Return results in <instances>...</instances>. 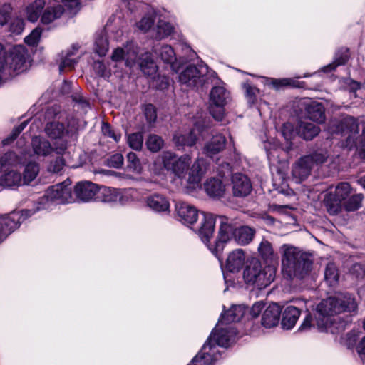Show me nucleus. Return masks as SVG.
<instances>
[{
  "label": "nucleus",
  "instance_id": "nucleus-1",
  "mask_svg": "<svg viewBox=\"0 0 365 365\" xmlns=\"http://www.w3.org/2000/svg\"><path fill=\"white\" fill-rule=\"evenodd\" d=\"M356 308V299L349 294L341 293L328 297L317 307L315 319L318 329L322 331H328L333 324L331 317L344 312H354Z\"/></svg>",
  "mask_w": 365,
  "mask_h": 365
},
{
  "label": "nucleus",
  "instance_id": "nucleus-2",
  "mask_svg": "<svg viewBox=\"0 0 365 365\" xmlns=\"http://www.w3.org/2000/svg\"><path fill=\"white\" fill-rule=\"evenodd\" d=\"M260 82L264 86V88L260 91L258 88L252 85L250 81H245L242 84L245 90V96L250 106L268 103L267 101L272 99V96L268 92L269 88H273L276 91L280 90L284 87H297L298 81L294 78H274L268 77H260Z\"/></svg>",
  "mask_w": 365,
  "mask_h": 365
},
{
  "label": "nucleus",
  "instance_id": "nucleus-3",
  "mask_svg": "<svg viewBox=\"0 0 365 365\" xmlns=\"http://www.w3.org/2000/svg\"><path fill=\"white\" fill-rule=\"evenodd\" d=\"M327 129L331 134H341L346 137L345 146L349 149L357 146L360 156L365 158V126L363 128L362 135L358 145L356 140L359 126L356 118L351 116H345L341 120H332L329 123Z\"/></svg>",
  "mask_w": 365,
  "mask_h": 365
},
{
  "label": "nucleus",
  "instance_id": "nucleus-4",
  "mask_svg": "<svg viewBox=\"0 0 365 365\" xmlns=\"http://www.w3.org/2000/svg\"><path fill=\"white\" fill-rule=\"evenodd\" d=\"M283 269L289 277L304 278L311 271L312 262L298 248L288 244L280 247Z\"/></svg>",
  "mask_w": 365,
  "mask_h": 365
},
{
  "label": "nucleus",
  "instance_id": "nucleus-5",
  "mask_svg": "<svg viewBox=\"0 0 365 365\" xmlns=\"http://www.w3.org/2000/svg\"><path fill=\"white\" fill-rule=\"evenodd\" d=\"M276 267L266 265L264 268L259 259L253 258L247 262L243 272V278L246 284L262 289L269 286L274 279Z\"/></svg>",
  "mask_w": 365,
  "mask_h": 365
},
{
  "label": "nucleus",
  "instance_id": "nucleus-6",
  "mask_svg": "<svg viewBox=\"0 0 365 365\" xmlns=\"http://www.w3.org/2000/svg\"><path fill=\"white\" fill-rule=\"evenodd\" d=\"M236 336L237 331L233 325H225L223 320L218 321L202 347L207 345L209 355H212V353L216 354L215 357V361H216L220 357V353L217 346H230L235 342Z\"/></svg>",
  "mask_w": 365,
  "mask_h": 365
},
{
  "label": "nucleus",
  "instance_id": "nucleus-7",
  "mask_svg": "<svg viewBox=\"0 0 365 365\" xmlns=\"http://www.w3.org/2000/svg\"><path fill=\"white\" fill-rule=\"evenodd\" d=\"M74 201L72 195L71 182L66 180L49 187L38 202L36 210H49L56 205L71 203Z\"/></svg>",
  "mask_w": 365,
  "mask_h": 365
},
{
  "label": "nucleus",
  "instance_id": "nucleus-8",
  "mask_svg": "<svg viewBox=\"0 0 365 365\" xmlns=\"http://www.w3.org/2000/svg\"><path fill=\"white\" fill-rule=\"evenodd\" d=\"M211 78L218 80L217 73L207 66H187L179 73L178 81L187 88L198 89Z\"/></svg>",
  "mask_w": 365,
  "mask_h": 365
},
{
  "label": "nucleus",
  "instance_id": "nucleus-9",
  "mask_svg": "<svg viewBox=\"0 0 365 365\" xmlns=\"http://www.w3.org/2000/svg\"><path fill=\"white\" fill-rule=\"evenodd\" d=\"M45 118L48 121L45 127L46 134L56 142L61 143L62 140L67 141L64 138L68 135V130L65 126L63 120L65 113L58 106H53L48 108L45 113Z\"/></svg>",
  "mask_w": 365,
  "mask_h": 365
},
{
  "label": "nucleus",
  "instance_id": "nucleus-10",
  "mask_svg": "<svg viewBox=\"0 0 365 365\" xmlns=\"http://www.w3.org/2000/svg\"><path fill=\"white\" fill-rule=\"evenodd\" d=\"M210 81L214 84L209 95L210 113L216 120L220 121L224 116V107L230 100V93L219 78L218 80L211 78Z\"/></svg>",
  "mask_w": 365,
  "mask_h": 365
},
{
  "label": "nucleus",
  "instance_id": "nucleus-11",
  "mask_svg": "<svg viewBox=\"0 0 365 365\" xmlns=\"http://www.w3.org/2000/svg\"><path fill=\"white\" fill-rule=\"evenodd\" d=\"M327 156L326 153L319 152L300 158L292 167V180L300 183L309 175L314 165L323 163Z\"/></svg>",
  "mask_w": 365,
  "mask_h": 365
},
{
  "label": "nucleus",
  "instance_id": "nucleus-12",
  "mask_svg": "<svg viewBox=\"0 0 365 365\" xmlns=\"http://www.w3.org/2000/svg\"><path fill=\"white\" fill-rule=\"evenodd\" d=\"M220 227L217 238L212 246H209V250L219 258L225 245L231 239L235 240L236 227L232 220L224 215L219 216Z\"/></svg>",
  "mask_w": 365,
  "mask_h": 365
},
{
  "label": "nucleus",
  "instance_id": "nucleus-13",
  "mask_svg": "<svg viewBox=\"0 0 365 365\" xmlns=\"http://www.w3.org/2000/svg\"><path fill=\"white\" fill-rule=\"evenodd\" d=\"M36 210H22L8 215H0V242L17 229L20 224L31 216Z\"/></svg>",
  "mask_w": 365,
  "mask_h": 365
},
{
  "label": "nucleus",
  "instance_id": "nucleus-14",
  "mask_svg": "<svg viewBox=\"0 0 365 365\" xmlns=\"http://www.w3.org/2000/svg\"><path fill=\"white\" fill-rule=\"evenodd\" d=\"M191 159L189 154L178 156L173 152L165 151L164 162L168 167V171H170L175 178L180 180H183L187 176Z\"/></svg>",
  "mask_w": 365,
  "mask_h": 365
},
{
  "label": "nucleus",
  "instance_id": "nucleus-15",
  "mask_svg": "<svg viewBox=\"0 0 365 365\" xmlns=\"http://www.w3.org/2000/svg\"><path fill=\"white\" fill-rule=\"evenodd\" d=\"M31 148L34 154L38 158H46L52 152L58 155H64L67 149V143L62 140L61 143L55 142L52 147L49 140L41 136H35L31 140Z\"/></svg>",
  "mask_w": 365,
  "mask_h": 365
},
{
  "label": "nucleus",
  "instance_id": "nucleus-16",
  "mask_svg": "<svg viewBox=\"0 0 365 365\" xmlns=\"http://www.w3.org/2000/svg\"><path fill=\"white\" fill-rule=\"evenodd\" d=\"M350 191L348 182H341L335 187L334 192H330L327 195L324 202L329 214L336 215L341 210L342 201L346 200Z\"/></svg>",
  "mask_w": 365,
  "mask_h": 365
},
{
  "label": "nucleus",
  "instance_id": "nucleus-17",
  "mask_svg": "<svg viewBox=\"0 0 365 365\" xmlns=\"http://www.w3.org/2000/svg\"><path fill=\"white\" fill-rule=\"evenodd\" d=\"M26 125V122H23L20 125L13 130L9 137L4 140H0V168L6 166H14L20 163L19 158L14 152H4L3 148L5 145L11 143L25 128Z\"/></svg>",
  "mask_w": 365,
  "mask_h": 365
},
{
  "label": "nucleus",
  "instance_id": "nucleus-18",
  "mask_svg": "<svg viewBox=\"0 0 365 365\" xmlns=\"http://www.w3.org/2000/svg\"><path fill=\"white\" fill-rule=\"evenodd\" d=\"M9 69L19 74L26 71L29 66V53L22 45L13 46L9 51Z\"/></svg>",
  "mask_w": 365,
  "mask_h": 365
},
{
  "label": "nucleus",
  "instance_id": "nucleus-19",
  "mask_svg": "<svg viewBox=\"0 0 365 365\" xmlns=\"http://www.w3.org/2000/svg\"><path fill=\"white\" fill-rule=\"evenodd\" d=\"M139 48L133 41H128L123 47L117 48L112 53L111 59L115 62L125 61L128 67H133L138 59Z\"/></svg>",
  "mask_w": 365,
  "mask_h": 365
},
{
  "label": "nucleus",
  "instance_id": "nucleus-20",
  "mask_svg": "<svg viewBox=\"0 0 365 365\" xmlns=\"http://www.w3.org/2000/svg\"><path fill=\"white\" fill-rule=\"evenodd\" d=\"M207 170V163L202 158H197L192 165H190L187 176L184 179L186 180L190 187L195 189L201 186V181Z\"/></svg>",
  "mask_w": 365,
  "mask_h": 365
},
{
  "label": "nucleus",
  "instance_id": "nucleus-21",
  "mask_svg": "<svg viewBox=\"0 0 365 365\" xmlns=\"http://www.w3.org/2000/svg\"><path fill=\"white\" fill-rule=\"evenodd\" d=\"M145 206L155 213L168 215L170 212V204L166 196L160 193H153L145 199Z\"/></svg>",
  "mask_w": 365,
  "mask_h": 365
},
{
  "label": "nucleus",
  "instance_id": "nucleus-22",
  "mask_svg": "<svg viewBox=\"0 0 365 365\" xmlns=\"http://www.w3.org/2000/svg\"><path fill=\"white\" fill-rule=\"evenodd\" d=\"M216 217L212 213H202V218L200 220V227L197 233L201 240L207 246H212L210 243L215 232Z\"/></svg>",
  "mask_w": 365,
  "mask_h": 365
},
{
  "label": "nucleus",
  "instance_id": "nucleus-23",
  "mask_svg": "<svg viewBox=\"0 0 365 365\" xmlns=\"http://www.w3.org/2000/svg\"><path fill=\"white\" fill-rule=\"evenodd\" d=\"M99 186L90 181L78 182L74 187V192L77 199L88 202L96 201Z\"/></svg>",
  "mask_w": 365,
  "mask_h": 365
},
{
  "label": "nucleus",
  "instance_id": "nucleus-24",
  "mask_svg": "<svg viewBox=\"0 0 365 365\" xmlns=\"http://www.w3.org/2000/svg\"><path fill=\"white\" fill-rule=\"evenodd\" d=\"M175 212L178 220L186 225H192L197 220V210L193 205L187 202H178L175 204Z\"/></svg>",
  "mask_w": 365,
  "mask_h": 365
},
{
  "label": "nucleus",
  "instance_id": "nucleus-25",
  "mask_svg": "<svg viewBox=\"0 0 365 365\" xmlns=\"http://www.w3.org/2000/svg\"><path fill=\"white\" fill-rule=\"evenodd\" d=\"M197 140L195 130L188 131L178 130L173 137V142L178 150H184L185 147H192Z\"/></svg>",
  "mask_w": 365,
  "mask_h": 365
},
{
  "label": "nucleus",
  "instance_id": "nucleus-26",
  "mask_svg": "<svg viewBox=\"0 0 365 365\" xmlns=\"http://www.w3.org/2000/svg\"><path fill=\"white\" fill-rule=\"evenodd\" d=\"M246 262V255L242 249H236L229 253L225 269L226 272L237 273L241 270Z\"/></svg>",
  "mask_w": 365,
  "mask_h": 365
},
{
  "label": "nucleus",
  "instance_id": "nucleus-27",
  "mask_svg": "<svg viewBox=\"0 0 365 365\" xmlns=\"http://www.w3.org/2000/svg\"><path fill=\"white\" fill-rule=\"evenodd\" d=\"M233 193L235 196H247L252 190L248 178L242 173H235L232 178Z\"/></svg>",
  "mask_w": 365,
  "mask_h": 365
},
{
  "label": "nucleus",
  "instance_id": "nucleus-28",
  "mask_svg": "<svg viewBox=\"0 0 365 365\" xmlns=\"http://www.w3.org/2000/svg\"><path fill=\"white\" fill-rule=\"evenodd\" d=\"M282 310L276 303H272L263 311L262 316V325L265 328H272L277 326L279 321Z\"/></svg>",
  "mask_w": 365,
  "mask_h": 365
},
{
  "label": "nucleus",
  "instance_id": "nucleus-29",
  "mask_svg": "<svg viewBox=\"0 0 365 365\" xmlns=\"http://www.w3.org/2000/svg\"><path fill=\"white\" fill-rule=\"evenodd\" d=\"M154 52L160 57L165 63L170 65L172 71L175 73L180 71V64L176 61L175 51L170 46L163 45L159 48H155Z\"/></svg>",
  "mask_w": 365,
  "mask_h": 365
},
{
  "label": "nucleus",
  "instance_id": "nucleus-30",
  "mask_svg": "<svg viewBox=\"0 0 365 365\" xmlns=\"http://www.w3.org/2000/svg\"><path fill=\"white\" fill-rule=\"evenodd\" d=\"M225 143L226 140L224 135L216 134L212 136L210 141L205 144L202 153L208 157H212L225 148Z\"/></svg>",
  "mask_w": 365,
  "mask_h": 365
},
{
  "label": "nucleus",
  "instance_id": "nucleus-31",
  "mask_svg": "<svg viewBox=\"0 0 365 365\" xmlns=\"http://www.w3.org/2000/svg\"><path fill=\"white\" fill-rule=\"evenodd\" d=\"M262 142L268 160L274 162L278 159L281 150L279 143L270 133L268 135L265 133L264 136L262 137Z\"/></svg>",
  "mask_w": 365,
  "mask_h": 365
},
{
  "label": "nucleus",
  "instance_id": "nucleus-32",
  "mask_svg": "<svg viewBox=\"0 0 365 365\" xmlns=\"http://www.w3.org/2000/svg\"><path fill=\"white\" fill-rule=\"evenodd\" d=\"M65 9L61 4L58 3H50L43 10L41 21L43 24H49L60 19Z\"/></svg>",
  "mask_w": 365,
  "mask_h": 365
},
{
  "label": "nucleus",
  "instance_id": "nucleus-33",
  "mask_svg": "<svg viewBox=\"0 0 365 365\" xmlns=\"http://www.w3.org/2000/svg\"><path fill=\"white\" fill-rule=\"evenodd\" d=\"M247 308L244 305H232L228 310L223 312L219 321H224L225 325H233L232 324L240 321L245 314Z\"/></svg>",
  "mask_w": 365,
  "mask_h": 365
},
{
  "label": "nucleus",
  "instance_id": "nucleus-34",
  "mask_svg": "<svg viewBox=\"0 0 365 365\" xmlns=\"http://www.w3.org/2000/svg\"><path fill=\"white\" fill-rule=\"evenodd\" d=\"M175 26L163 19H158L155 27L152 30V37L155 40L165 39L174 34Z\"/></svg>",
  "mask_w": 365,
  "mask_h": 365
},
{
  "label": "nucleus",
  "instance_id": "nucleus-35",
  "mask_svg": "<svg viewBox=\"0 0 365 365\" xmlns=\"http://www.w3.org/2000/svg\"><path fill=\"white\" fill-rule=\"evenodd\" d=\"M46 5L45 0H34L24 9V14L29 21L36 22L41 17Z\"/></svg>",
  "mask_w": 365,
  "mask_h": 365
},
{
  "label": "nucleus",
  "instance_id": "nucleus-36",
  "mask_svg": "<svg viewBox=\"0 0 365 365\" xmlns=\"http://www.w3.org/2000/svg\"><path fill=\"white\" fill-rule=\"evenodd\" d=\"M306 115L308 118L319 123L325 120L324 108L321 103L309 101L305 105Z\"/></svg>",
  "mask_w": 365,
  "mask_h": 365
},
{
  "label": "nucleus",
  "instance_id": "nucleus-37",
  "mask_svg": "<svg viewBox=\"0 0 365 365\" xmlns=\"http://www.w3.org/2000/svg\"><path fill=\"white\" fill-rule=\"evenodd\" d=\"M258 252L262 259L264 261L267 265H274V262L277 260V255L274 251L272 243L267 240L263 239L259 243L258 248Z\"/></svg>",
  "mask_w": 365,
  "mask_h": 365
},
{
  "label": "nucleus",
  "instance_id": "nucleus-38",
  "mask_svg": "<svg viewBox=\"0 0 365 365\" xmlns=\"http://www.w3.org/2000/svg\"><path fill=\"white\" fill-rule=\"evenodd\" d=\"M300 310L294 306H288L282 313V326L284 329H292L300 316Z\"/></svg>",
  "mask_w": 365,
  "mask_h": 365
},
{
  "label": "nucleus",
  "instance_id": "nucleus-39",
  "mask_svg": "<svg viewBox=\"0 0 365 365\" xmlns=\"http://www.w3.org/2000/svg\"><path fill=\"white\" fill-rule=\"evenodd\" d=\"M156 13L153 8L148 7L146 14L135 23L138 31L146 34L153 29L155 22Z\"/></svg>",
  "mask_w": 365,
  "mask_h": 365
},
{
  "label": "nucleus",
  "instance_id": "nucleus-40",
  "mask_svg": "<svg viewBox=\"0 0 365 365\" xmlns=\"http://www.w3.org/2000/svg\"><path fill=\"white\" fill-rule=\"evenodd\" d=\"M138 64L142 72L148 76L156 73L158 66L149 52H145L138 58Z\"/></svg>",
  "mask_w": 365,
  "mask_h": 365
},
{
  "label": "nucleus",
  "instance_id": "nucleus-41",
  "mask_svg": "<svg viewBox=\"0 0 365 365\" xmlns=\"http://www.w3.org/2000/svg\"><path fill=\"white\" fill-rule=\"evenodd\" d=\"M205 190L212 197H221L225 192V185L217 178H210L204 184Z\"/></svg>",
  "mask_w": 365,
  "mask_h": 365
},
{
  "label": "nucleus",
  "instance_id": "nucleus-42",
  "mask_svg": "<svg viewBox=\"0 0 365 365\" xmlns=\"http://www.w3.org/2000/svg\"><path fill=\"white\" fill-rule=\"evenodd\" d=\"M118 188L99 186L96 201L113 204L118 202Z\"/></svg>",
  "mask_w": 365,
  "mask_h": 365
},
{
  "label": "nucleus",
  "instance_id": "nucleus-43",
  "mask_svg": "<svg viewBox=\"0 0 365 365\" xmlns=\"http://www.w3.org/2000/svg\"><path fill=\"white\" fill-rule=\"evenodd\" d=\"M22 185V177L19 172L9 171L0 177V186L12 188Z\"/></svg>",
  "mask_w": 365,
  "mask_h": 365
},
{
  "label": "nucleus",
  "instance_id": "nucleus-44",
  "mask_svg": "<svg viewBox=\"0 0 365 365\" xmlns=\"http://www.w3.org/2000/svg\"><path fill=\"white\" fill-rule=\"evenodd\" d=\"M255 230L249 226H241L236 228L235 241L240 245L249 244L254 238Z\"/></svg>",
  "mask_w": 365,
  "mask_h": 365
},
{
  "label": "nucleus",
  "instance_id": "nucleus-45",
  "mask_svg": "<svg viewBox=\"0 0 365 365\" xmlns=\"http://www.w3.org/2000/svg\"><path fill=\"white\" fill-rule=\"evenodd\" d=\"M140 199L138 190L134 188H118V202L120 205H127Z\"/></svg>",
  "mask_w": 365,
  "mask_h": 365
},
{
  "label": "nucleus",
  "instance_id": "nucleus-46",
  "mask_svg": "<svg viewBox=\"0 0 365 365\" xmlns=\"http://www.w3.org/2000/svg\"><path fill=\"white\" fill-rule=\"evenodd\" d=\"M297 133L304 140H310L317 136L320 129L318 126L309 122H301L297 127Z\"/></svg>",
  "mask_w": 365,
  "mask_h": 365
},
{
  "label": "nucleus",
  "instance_id": "nucleus-47",
  "mask_svg": "<svg viewBox=\"0 0 365 365\" xmlns=\"http://www.w3.org/2000/svg\"><path fill=\"white\" fill-rule=\"evenodd\" d=\"M349 50L342 48L338 51L334 56V61L322 68L324 73H329L334 71L337 66L344 65L349 60Z\"/></svg>",
  "mask_w": 365,
  "mask_h": 365
},
{
  "label": "nucleus",
  "instance_id": "nucleus-48",
  "mask_svg": "<svg viewBox=\"0 0 365 365\" xmlns=\"http://www.w3.org/2000/svg\"><path fill=\"white\" fill-rule=\"evenodd\" d=\"M207 348V345L205 347H202L200 351L187 365H212L215 361V357L216 355H215V353H212V355H209Z\"/></svg>",
  "mask_w": 365,
  "mask_h": 365
},
{
  "label": "nucleus",
  "instance_id": "nucleus-49",
  "mask_svg": "<svg viewBox=\"0 0 365 365\" xmlns=\"http://www.w3.org/2000/svg\"><path fill=\"white\" fill-rule=\"evenodd\" d=\"M39 173V165L36 162H29L24 170V177L22 178L23 184L28 185L32 182Z\"/></svg>",
  "mask_w": 365,
  "mask_h": 365
},
{
  "label": "nucleus",
  "instance_id": "nucleus-50",
  "mask_svg": "<svg viewBox=\"0 0 365 365\" xmlns=\"http://www.w3.org/2000/svg\"><path fill=\"white\" fill-rule=\"evenodd\" d=\"M108 51V41L105 34H98L94 43V51L99 56H104Z\"/></svg>",
  "mask_w": 365,
  "mask_h": 365
},
{
  "label": "nucleus",
  "instance_id": "nucleus-51",
  "mask_svg": "<svg viewBox=\"0 0 365 365\" xmlns=\"http://www.w3.org/2000/svg\"><path fill=\"white\" fill-rule=\"evenodd\" d=\"M324 279L329 286H334L339 280V273L334 263H329L325 269Z\"/></svg>",
  "mask_w": 365,
  "mask_h": 365
},
{
  "label": "nucleus",
  "instance_id": "nucleus-52",
  "mask_svg": "<svg viewBox=\"0 0 365 365\" xmlns=\"http://www.w3.org/2000/svg\"><path fill=\"white\" fill-rule=\"evenodd\" d=\"M145 145L150 151L157 153L163 148L164 145V140L158 135L150 134L145 141Z\"/></svg>",
  "mask_w": 365,
  "mask_h": 365
},
{
  "label": "nucleus",
  "instance_id": "nucleus-53",
  "mask_svg": "<svg viewBox=\"0 0 365 365\" xmlns=\"http://www.w3.org/2000/svg\"><path fill=\"white\" fill-rule=\"evenodd\" d=\"M126 158L128 168L136 174H140L143 171V165L137 155L130 152L127 154Z\"/></svg>",
  "mask_w": 365,
  "mask_h": 365
},
{
  "label": "nucleus",
  "instance_id": "nucleus-54",
  "mask_svg": "<svg viewBox=\"0 0 365 365\" xmlns=\"http://www.w3.org/2000/svg\"><path fill=\"white\" fill-rule=\"evenodd\" d=\"M128 145L133 150H140L143 143V135L142 133H134L128 136Z\"/></svg>",
  "mask_w": 365,
  "mask_h": 365
},
{
  "label": "nucleus",
  "instance_id": "nucleus-55",
  "mask_svg": "<svg viewBox=\"0 0 365 365\" xmlns=\"http://www.w3.org/2000/svg\"><path fill=\"white\" fill-rule=\"evenodd\" d=\"M165 151L162 154L156 158L151 165L152 172L157 175H160L164 173V170H168V167L165 165L164 162Z\"/></svg>",
  "mask_w": 365,
  "mask_h": 365
},
{
  "label": "nucleus",
  "instance_id": "nucleus-56",
  "mask_svg": "<svg viewBox=\"0 0 365 365\" xmlns=\"http://www.w3.org/2000/svg\"><path fill=\"white\" fill-rule=\"evenodd\" d=\"M77 58L68 57L63 53L61 56V62L59 63V72L63 73L66 69L72 70L78 63Z\"/></svg>",
  "mask_w": 365,
  "mask_h": 365
},
{
  "label": "nucleus",
  "instance_id": "nucleus-57",
  "mask_svg": "<svg viewBox=\"0 0 365 365\" xmlns=\"http://www.w3.org/2000/svg\"><path fill=\"white\" fill-rule=\"evenodd\" d=\"M363 196L361 194L355 195L344 202V208L348 212L355 211L361 207Z\"/></svg>",
  "mask_w": 365,
  "mask_h": 365
},
{
  "label": "nucleus",
  "instance_id": "nucleus-58",
  "mask_svg": "<svg viewBox=\"0 0 365 365\" xmlns=\"http://www.w3.org/2000/svg\"><path fill=\"white\" fill-rule=\"evenodd\" d=\"M123 162L124 158L123 155L120 153H115L107 158L106 165L110 168H120L123 165Z\"/></svg>",
  "mask_w": 365,
  "mask_h": 365
},
{
  "label": "nucleus",
  "instance_id": "nucleus-59",
  "mask_svg": "<svg viewBox=\"0 0 365 365\" xmlns=\"http://www.w3.org/2000/svg\"><path fill=\"white\" fill-rule=\"evenodd\" d=\"M93 68L95 73L101 77L107 78L110 76V71L107 68L106 66L103 63V61H95L93 63Z\"/></svg>",
  "mask_w": 365,
  "mask_h": 365
},
{
  "label": "nucleus",
  "instance_id": "nucleus-60",
  "mask_svg": "<svg viewBox=\"0 0 365 365\" xmlns=\"http://www.w3.org/2000/svg\"><path fill=\"white\" fill-rule=\"evenodd\" d=\"M41 35V29L39 28H36L30 33L29 35L25 37L24 41L29 46H36L39 41Z\"/></svg>",
  "mask_w": 365,
  "mask_h": 365
},
{
  "label": "nucleus",
  "instance_id": "nucleus-61",
  "mask_svg": "<svg viewBox=\"0 0 365 365\" xmlns=\"http://www.w3.org/2000/svg\"><path fill=\"white\" fill-rule=\"evenodd\" d=\"M24 29V21L21 18L13 19L9 26V31L15 35L22 33Z\"/></svg>",
  "mask_w": 365,
  "mask_h": 365
},
{
  "label": "nucleus",
  "instance_id": "nucleus-62",
  "mask_svg": "<svg viewBox=\"0 0 365 365\" xmlns=\"http://www.w3.org/2000/svg\"><path fill=\"white\" fill-rule=\"evenodd\" d=\"M281 134L287 142L290 141L295 134L294 125L289 122L284 123L281 128Z\"/></svg>",
  "mask_w": 365,
  "mask_h": 365
},
{
  "label": "nucleus",
  "instance_id": "nucleus-63",
  "mask_svg": "<svg viewBox=\"0 0 365 365\" xmlns=\"http://www.w3.org/2000/svg\"><path fill=\"white\" fill-rule=\"evenodd\" d=\"M66 163L63 157H57L55 160L51 161L48 167V170L51 173H58L65 166Z\"/></svg>",
  "mask_w": 365,
  "mask_h": 365
},
{
  "label": "nucleus",
  "instance_id": "nucleus-64",
  "mask_svg": "<svg viewBox=\"0 0 365 365\" xmlns=\"http://www.w3.org/2000/svg\"><path fill=\"white\" fill-rule=\"evenodd\" d=\"M101 130L104 135L113 138L115 142H118L121 138L120 133L113 130L111 126L108 123H103Z\"/></svg>",
  "mask_w": 365,
  "mask_h": 365
}]
</instances>
